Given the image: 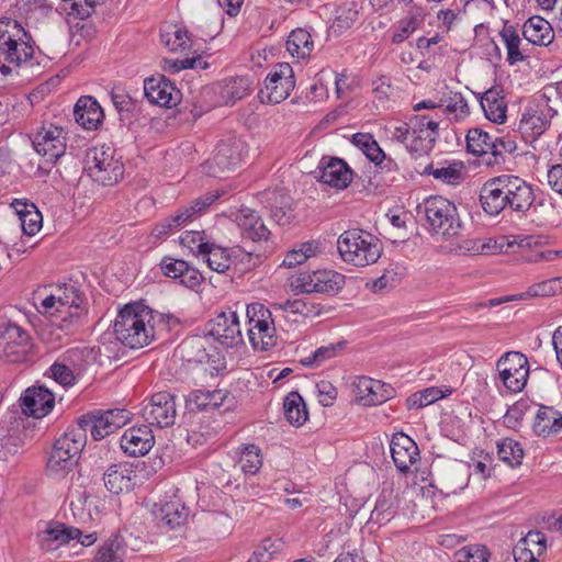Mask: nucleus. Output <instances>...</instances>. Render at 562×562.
Wrapping results in <instances>:
<instances>
[{"label": "nucleus", "instance_id": "obj_26", "mask_svg": "<svg viewBox=\"0 0 562 562\" xmlns=\"http://www.w3.org/2000/svg\"><path fill=\"white\" fill-rule=\"evenodd\" d=\"M390 451L396 469L406 474L420 460L417 443L406 434L396 432L390 441Z\"/></svg>", "mask_w": 562, "mask_h": 562}, {"label": "nucleus", "instance_id": "obj_47", "mask_svg": "<svg viewBox=\"0 0 562 562\" xmlns=\"http://www.w3.org/2000/svg\"><path fill=\"white\" fill-rule=\"evenodd\" d=\"M286 50L296 59H306L314 50V41L306 29L293 30L286 41Z\"/></svg>", "mask_w": 562, "mask_h": 562}, {"label": "nucleus", "instance_id": "obj_56", "mask_svg": "<svg viewBox=\"0 0 562 562\" xmlns=\"http://www.w3.org/2000/svg\"><path fill=\"white\" fill-rule=\"evenodd\" d=\"M497 456L508 467L517 468L521 464L525 452L518 441L512 438H504L497 443Z\"/></svg>", "mask_w": 562, "mask_h": 562}, {"label": "nucleus", "instance_id": "obj_50", "mask_svg": "<svg viewBox=\"0 0 562 562\" xmlns=\"http://www.w3.org/2000/svg\"><path fill=\"white\" fill-rule=\"evenodd\" d=\"M126 543L119 535H112L99 548L92 562H124Z\"/></svg>", "mask_w": 562, "mask_h": 562}, {"label": "nucleus", "instance_id": "obj_37", "mask_svg": "<svg viewBox=\"0 0 562 562\" xmlns=\"http://www.w3.org/2000/svg\"><path fill=\"white\" fill-rule=\"evenodd\" d=\"M23 233L27 236L36 235L43 226V217L36 205L26 200L15 199L11 203Z\"/></svg>", "mask_w": 562, "mask_h": 562}, {"label": "nucleus", "instance_id": "obj_12", "mask_svg": "<svg viewBox=\"0 0 562 562\" xmlns=\"http://www.w3.org/2000/svg\"><path fill=\"white\" fill-rule=\"evenodd\" d=\"M128 420V411L114 408L87 413L74 426L83 429L86 436L90 431L92 438L99 441L125 426Z\"/></svg>", "mask_w": 562, "mask_h": 562}, {"label": "nucleus", "instance_id": "obj_32", "mask_svg": "<svg viewBox=\"0 0 562 562\" xmlns=\"http://www.w3.org/2000/svg\"><path fill=\"white\" fill-rule=\"evenodd\" d=\"M136 477L135 470L127 462L111 464L103 475L105 487L114 494L131 491Z\"/></svg>", "mask_w": 562, "mask_h": 562}, {"label": "nucleus", "instance_id": "obj_23", "mask_svg": "<svg viewBox=\"0 0 562 562\" xmlns=\"http://www.w3.org/2000/svg\"><path fill=\"white\" fill-rule=\"evenodd\" d=\"M352 392L357 402L363 406L380 405L392 397L391 385L368 376H357L352 382Z\"/></svg>", "mask_w": 562, "mask_h": 562}, {"label": "nucleus", "instance_id": "obj_38", "mask_svg": "<svg viewBox=\"0 0 562 562\" xmlns=\"http://www.w3.org/2000/svg\"><path fill=\"white\" fill-rule=\"evenodd\" d=\"M236 223L245 238L256 240L266 239L269 229L258 213L249 207H241L236 215Z\"/></svg>", "mask_w": 562, "mask_h": 562}, {"label": "nucleus", "instance_id": "obj_24", "mask_svg": "<svg viewBox=\"0 0 562 562\" xmlns=\"http://www.w3.org/2000/svg\"><path fill=\"white\" fill-rule=\"evenodd\" d=\"M362 9L360 0H341L337 2L329 19L328 33L336 37L346 34L359 21Z\"/></svg>", "mask_w": 562, "mask_h": 562}, {"label": "nucleus", "instance_id": "obj_10", "mask_svg": "<svg viewBox=\"0 0 562 562\" xmlns=\"http://www.w3.org/2000/svg\"><path fill=\"white\" fill-rule=\"evenodd\" d=\"M247 336L256 351H267L278 341L277 329L271 311L261 303H251L246 308Z\"/></svg>", "mask_w": 562, "mask_h": 562}, {"label": "nucleus", "instance_id": "obj_1", "mask_svg": "<svg viewBox=\"0 0 562 562\" xmlns=\"http://www.w3.org/2000/svg\"><path fill=\"white\" fill-rule=\"evenodd\" d=\"M32 300L40 314L68 333L79 328L88 313L82 293L69 283L41 285L33 292Z\"/></svg>", "mask_w": 562, "mask_h": 562}, {"label": "nucleus", "instance_id": "obj_45", "mask_svg": "<svg viewBox=\"0 0 562 562\" xmlns=\"http://www.w3.org/2000/svg\"><path fill=\"white\" fill-rule=\"evenodd\" d=\"M225 398L226 393L222 390H194L188 395L186 405L190 411H207L220 407Z\"/></svg>", "mask_w": 562, "mask_h": 562}, {"label": "nucleus", "instance_id": "obj_15", "mask_svg": "<svg viewBox=\"0 0 562 562\" xmlns=\"http://www.w3.org/2000/svg\"><path fill=\"white\" fill-rule=\"evenodd\" d=\"M345 284V276L334 270L299 273L291 280V288L301 293H336Z\"/></svg>", "mask_w": 562, "mask_h": 562}, {"label": "nucleus", "instance_id": "obj_54", "mask_svg": "<svg viewBox=\"0 0 562 562\" xmlns=\"http://www.w3.org/2000/svg\"><path fill=\"white\" fill-rule=\"evenodd\" d=\"M50 9L47 0H16L15 2V11L19 16L32 23L46 16Z\"/></svg>", "mask_w": 562, "mask_h": 562}, {"label": "nucleus", "instance_id": "obj_63", "mask_svg": "<svg viewBox=\"0 0 562 562\" xmlns=\"http://www.w3.org/2000/svg\"><path fill=\"white\" fill-rule=\"evenodd\" d=\"M180 244L201 257L211 243L205 240L203 233L187 231L180 236Z\"/></svg>", "mask_w": 562, "mask_h": 562}, {"label": "nucleus", "instance_id": "obj_49", "mask_svg": "<svg viewBox=\"0 0 562 562\" xmlns=\"http://www.w3.org/2000/svg\"><path fill=\"white\" fill-rule=\"evenodd\" d=\"M346 347V341L340 340L318 347L308 356L301 359V363L307 368H318L339 357Z\"/></svg>", "mask_w": 562, "mask_h": 562}, {"label": "nucleus", "instance_id": "obj_8", "mask_svg": "<svg viewBox=\"0 0 562 562\" xmlns=\"http://www.w3.org/2000/svg\"><path fill=\"white\" fill-rule=\"evenodd\" d=\"M417 212L425 218L432 236L453 237L460 233L461 221L453 202L441 196L431 195L417 206Z\"/></svg>", "mask_w": 562, "mask_h": 562}, {"label": "nucleus", "instance_id": "obj_5", "mask_svg": "<svg viewBox=\"0 0 562 562\" xmlns=\"http://www.w3.org/2000/svg\"><path fill=\"white\" fill-rule=\"evenodd\" d=\"M438 122L427 115H414L408 122L385 127L387 136L405 145L406 149L419 157L427 154L438 135Z\"/></svg>", "mask_w": 562, "mask_h": 562}, {"label": "nucleus", "instance_id": "obj_2", "mask_svg": "<svg viewBox=\"0 0 562 562\" xmlns=\"http://www.w3.org/2000/svg\"><path fill=\"white\" fill-rule=\"evenodd\" d=\"M169 316L140 303H130L120 310L114 322L116 339L131 349L150 345L157 331L168 327Z\"/></svg>", "mask_w": 562, "mask_h": 562}, {"label": "nucleus", "instance_id": "obj_52", "mask_svg": "<svg viewBox=\"0 0 562 562\" xmlns=\"http://www.w3.org/2000/svg\"><path fill=\"white\" fill-rule=\"evenodd\" d=\"M285 419L295 427H301L308 418L303 397L297 392L289 393L283 402Z\"/></svg>", "mask_w": 562, "mask_h": 562}, {"label": "nucleus", "instance_id": "obj_27", "mask_svg": "<svg viewBox=\"0 0 562 562\" xmlns=\"http://www.w3.org/2000/svg\"><path fill=\"white\" fill-rule=\"evenodd\" d=\"M144 92L150 103L162 108L176 106L181 98L180 91L162 75L145 79Z\"/></svg>", "mask_w": 562, "mask_h": 562}, {"label": "nucleus", "instance_id": "obj_16", "mask_svg": "<svg viewBox=\"0 0 562 562\" xmlns=\"http://www.w3.org/2000/svg\"><path fill=\"white\" fill-rule=\"evenodd\" d=\"M247 153V145L243 139L236 136L222 139L216 146L212 160L209 162V170L214 176L234 170L244 161Z\"/></svg>", "mask_w": 562, "mask_h": 562}, {"label": "nucleus", "instance_id": "obj_18", "mask_svg": "<svg viewBox=\"0 0 562 562\" xmlns=\"http://www.w3.org/2000/svg\"><path fill=\"white\" fill-rule=\"evenodd\" d=\"M209 335L220 345L229 348L244 341L240 321L235 311L227 310L209 322Z\"/></svg>", "mask_w": 562, "mask_h": 562}, {"label": "nucleus", "instance_id": "obj_17", "mask_svg": "<svg viewBox=\"0 0 562 562\" xmlns=\"http://www.w3.org/2000/svg\"><path fill=\"white\" fill-rule=\"evenodd\" d=\"M555 111L547 103L527 106L521 114L518 131L526 143L537 140L551 125Z\"/></svg>", "mask_w": 562, "mask_h": 562}, {"label": "nucleus", "instance_id": "obj_60", "mask_svg": "<svg viewBox=\"0 0 562 562\" xmlns=\"http://www.w3.org/2000/svg\"><path fill=\"white\" fill-rule=\"evenodd\" d=\"M319 252V244L315 240L303 243L299 248L290 250L282 265L288 268L304 263L308 258L316 256Z\"/></svg>", "mask_w": 562, "mask_h": 562}, {"label": "nucleus", "instance_id": "obj_36", "mask_svg": "<svg viewBox=\"0 0 562 562\" xmlns=\"http://www.w3.org/2000/svg\"><path fill=\"white\" fill-rule=\"evenodd\" d=\"M74 115L76 122L88 131L97 130L104 119L101 105L90 95L79 98Z\"/></svg>", "mask_w": 562, "mask_h": 562}, {"label": "nucleus", "instance_id": "obj_13", "mask_svg": "<svg viewBox=\"0 0 562 562\" xmlns=\"http://www.w3.org/2000/svg\"><path fill=\"white\" fill-rule=\"evenodd\" d=\"M145 508L151 520L158 526L182 527L189 524L191 518L190 508L175 493L158 502L148 499L145 503Z\"/></svg>", "mask_w": 562, "mask_h": 562}, {"label": "nucleus", "instance_id": "obj_11", "mask_svg": "<svg viewBox=\"0 0 562 562\" xmlns=\"http://www.w3.org/2000/svg\"><path fill=\"white\" fill-rule=\"evenodd\" d=\"M497 383L508 393L521 392L528 382L529 362L520 351H507L496 362Z\"/></svg>", "mask_w": 562, "mask_h": 562}, {"label": "nucleus", "instance_id": "obj_14", "mask_svg": "<svg viewBox=\"0 0 562 562\" xmlns=\"http://www.w3.org/2000/svg\"><path fill=\"white\" fill-rule=\"evenodd\" d=\"M295 87L294 72L290 64H277L268 74L265 87L259 91L262 103L278 104L285 100Z\"/></svg>", "mask_w": 562, "mask_h": 562}, {"label": "nucleus", "instance_id": "obj_28", "mask_svg": "<svg viewBox=\"0 0 562 562\" xmlns=\"http://www.w3.org/2000/svg\"><path fill=\"white\" fill-rule=\"evenodd\" d=\"M317 168L319 181L339 190L346 189L353 178L352 169L340 158L323 157Z\"/></svg>", "mask_w": 562, "mask_h": 562}, {"label": "nucleus", "instance_id": "obj_64", "mask_svg": "<svg viewBox=\"0 0 562 562\" xmlns=\"http://www.w3.org/2000/svg\"><path fill=\"white\" fill-rule=\"evenodd\" d=\"M454 557L458 562H488L490 552L486 547L474 544L461 548Z\"/></svg>", "mask_w": 562, "mask_h": 562}, {"label": "nucleus", "instance_id": "obj_42", "mask_svg": "<svg viewBox=\"0 0 562 562\" xmlns=\"http://www.w3.org/2000/svg\"><path fill=\"white\" fill-rule=\"evenodd\" d=\"M537 436L548 437L562 429V414L550 406H540L532 424Z\"/></svg>", "mask_w": 562, "mask_h": 562}, {"label": "nucleus", "instance_id": "obj_44", "mask_svg": "<svg viewBox=\"0 0 562 562\" xmlns=\"http://www.w3.org/2000/svg\"><path fill=\"white\" fill-rule=\"evenodd\" d=\"M467 149L474 156L491 154L493 156L502 155L498 144L492 137L480 128L469 130L467 134Z\"/></svg>", "mask_w": 562, "mask_h": 562}, {"label": "nucleus", "instance_id": "obj_51", "mask_svg": "<svg viewBox=\"0 0 562 562\" xmlns=\"http://www.w3.org/2000/svg\"><path fill=\"white\" fill-rule=\"evenodd\" d=\"M201 257L206 262L207 267L217 273L226 272L235 258L232 250L216 246L213 243L209 245Z\"/></svg>", "mask_w": 562, "mask_h": 562}, {"label": "nucleus", "instance_id": "obj_6", "mask_svg": "<svg viewBox=\"0 0 562 562\" xmlns=\"http://www.w3.org/2000/svg\"><path fill=\"white\" fill-rule=\"evenodd\" d=\"M340 258L356 267L375 263L383 252L381 240L368 231L347 229L337 239Z\"/></svg>", "mask_w": 562, "mask_h": 562}, {"label": "nucleus", "instance_id": "obj_4", "mask_svg": "<svg viewBox=\"0 0 562 562\" xmlns=\"http://www.w3.org/2000/svg\"><path fill=\"white\" fill-rule=\"evenodd\" d=\"M32 37L22 24L11 18L0 19V72L10 75L27 64L34 55Z\"/></svg>", "mask_w": 562, "mask_h": 562}, {"label": "nucleus", "instance_id": "obj_46", "mask_svg": "<svg viewBox=\"0 0 562 562\" xmlns=\"http://www.w3.org/2000/svg\"><path fill=\"white\" fill-rule=\"evenodd\" d=\"M424 22V15L419 10L409 11L404 18L393 24L391 29V43L402 44L417 31Z\"/></svg>", "mask_w": 562, "mask_h": 562}, {"label": "nucleus", "instance_id": "obj_59", "mask_svg": "<svg viewBox=\"0 0 562 562\" xmlns=\"http://www.w3.org/2000/svg\"><path fill=\"white\" fill-rule=\"evenodd\" d=\"M352 142L372 162L379 164L383 160L384 151L371 134L356 133Z\"/></svg>", "mask_w": 562, "mask_h": 562}, {"label": "nucleus", "instance_id": "obj_62", "mask_svg": "<svg viewBox=\"0 0 562 562\" xmlns=\"http://www.w3.org/2000/svg\"><path fill=\"white\" fill-rule=\"evenodd\" d=\"M65 3V10L69 15L85 20L91 15L94 7L103 0H61Z\"/></svg>", "mask_w": 562, "mask_h": 562}, {"label": "nucleus", "instance_id": "obj_55", "mask_svg": "<svg viewBox=\"0 0 562 562\" xmlns=\"http://www.w3.org/2000/svg\"><path fill=\"white\" fill-rule=\"evenodd\" d=\"M179 350L182 359L189 363H204L209 361V353L206 352L205 341L202 337H190L184 339Z\"/></svg>", "mask_w": 562, "mask_h": 562}, {"label": "nucleus", "instance_id": "obj_34", "mask_svg": "<svg viewBox=\"0 0 562 562\" xmlns=\"http://www.w3.org/2000/svg\"><path fill=\"white\" fill-rule=\"evenodd\" d=\"M480 104L485 117L496 124H503L507 119V103L503 88L493 86L480 97Z\"/></svg>", "mask_w": 562, "mask_h": 562}, {"label": "nucleus", "instance_id": "obj_7", "mask_svg": "<svg viewBox=\"0 0 562 562\" xmlns=\"http://www.w3.org/2000/svg\"><path fill=\"white\" fill-rule=\"evenodd\" d=\"M87 443V436L79 427H69L56 439L46 462L50 476L64 477L78 464Z\"/></svg>", "mask_w": 562, "mask_h": 562}, {"label": "nucleus", "instance_id": "obj_3", "mask_svg": "<svg viewBox=\"0 0 562 562\" xmlns=\"http://www.w3.org/2000/svg\"><path fill=\"white\" fill-rule=\"evenodd\" d=\"M533 201L535 193L531 184L514 175H501L488 179L480 193L484 212L494 216L506 209L516 213H526Z\"/></svg>", "mask_w": 562, "mask_h": 562}, {"label": "nucleus", "instance_id": "obj_29", "mask_svg": "<svg viewBox=\"0 0 562 562\" xmlns=\"http://www.w3.org/2000/svg\"><path fill=\"white\" fill-rule=\"evenodd\" d=\"M43 550L54 551L77 539L82 546H91L97 540L95 532L82 536L81 529H43L37 533Z\"/></svg>", "mask_w": 562, "mask_h": 562}, {"label": "nucleus", "instance_id": "obj_21", "mask_svg": "<svg viewBox=\"0 0 562 562\" xmlns=\"http://www.w3.org/2000/svg\"><path fill=\"white\" fill-rule=\"evenodd\" d=\"M34 149L49 162H55L66 151V132L54 124L43 125L32 139Z\"/></svg>", "mask_w": 562, "mask_h": 562}, {"label": "nucleus", "instance_id": "obj_57", "mask_svg": "<svg viewBox=\"0 0 562 562\" xmlns=\"http://www.w3.org/2000/svg\"><path fill=\"white\" fill-rule=\"evenodd\" d=\"M273 307L284 312L285 314L301 315L303 317H315L321 314V308L317 304L303 299L273 303Z\"/></svg>", "mask_w": 562, "mask_h": 562}, {"label": "nucleus", "instance_id": "obj_48", "mask_svg": "<svg viewBox=\"0 0 562 562\" xmlns=\"http://www.w3.org/2000/svg\"><path fill=\"white\" fill-rule=\"evenodd\" d=\"M501 42L506 48L507 61L515 65L525 60L526 55L521 48V38L517 27L505 24L499 32Z\"/></svg>", "mask_w": 562, "mask_h": 562}, {"label": "nucleus", "instance_id": "obj_22", "mask_svg": "<svg viewBox=\"0 0 562 562\" xmlns=\"http://www.w3.org/2000/svg\"><path fill=\"white\" fill-rule=\"evenodd\" d=\"M82 348H71L64 352L49 368L52 378L63 386H72L85 369Z\"/></svg>", "mask_w": 562, "mask_h": 562}, {"label": "nucleus", "instance_id": "obj_20", "mask_svg": "<svg viewBox=\"0 0 562 562\" xmlns=\"http://www.w3.org/2000/svg\"><path fill=\"white\" fill-rule=\"evenodd\" d=\"M30 350L31 338L26 330L15 324H9L0 336V358L7 362H22Z\"/></svg>", "mask_w": 562, "mask_h": 562}, {"label": "nucleus", "instance_id": "obj_40", "mask_svg": "<svg viewBox=\"0 0 562 562\" xmlns=\"http://www.w3.org/2000/svg\"><path fill=\"white\" fill-rule=\"evenodd\" d=\"M425 171L427 175L432 176L435 180L452 187L460 186L467 177V168L460 160L429 166Z\"/></svg>", "mask_w": 562, "mask_h": 562}, {"label": "nucleus", "instance_id": "obj_30", "mask_svg": "<svg viewBox=\"0 0 562 562\" xmlns=\"http://www.w3.org/2000/svg\"><path fill=\"white\" fill-rule=\"evenodd\" d=\"M155 437L149 426L131 427L126 429L120 440L122 450L131 457L147 454L154 447Z\"/></svg>", "mask_w": 562, "mask_h": 562}, {"label": "nucleus", "instance_id": "obj_41", "mask_svg": "<svg viewBox=\"0 0 562 562\" xmlns=\"http://www.w3.org/2000/svg\"><path fill=\"white\" fill-rule=\"evenodd\" d=\"M470 476V465L463 462H452L443 470L441 484L447 493L456 494L468 486Z\"/></svg>", "mask_w": 562, "mask_h": 562}, {"label": "nucleus", "instance_id": "obj_33", "mask_svg": "<svg viewBox=\"0 0 562 562\" xmlns=\"http://www.w3.org/2000/svg\"><path fill=\"white\" fill-rule=\"evenodd\" d=\"M160 269L166 277L179 279L187 288L194 289L201 284L202 274L182 259L165 257L161 260Z\"/></svg>", "mask_w": 562, "mask_h": 562}, {"label": "nucleus", "instance_id": "obj_9", "mask_svg": "<svg viewBox=\"0 0 562 562\" xmlns=\"http://www.w3.org/2000/svg\"><path fill=\"white\" fill-rule=\"evenodd\" d=\"M83 170L94 181L103 186L116 183L124 173V165L116 157L115 149L106 145L87 149Z\"/></svg>", "mask_w": 562, "mask_h": 562}, {"label": "nucleus", "instance_id": "obj_31", "mask_svg": "<svg viewBox=\"0 0 562 562\" xmlns=\"http://www.w3.org/2000/svg\"><path fill=\"white\" fill-rule=\"evenodd\" d=\"M251 81L244 76L228 77L213 85L212 90L218 95L220 105L234 104L250 93Z\"/></svg>", "mask_w": 562, "mask_h": 562}, {"label": "nucleus", "instance_id": "obj_43", "mask_svg": "<svg viewBox=\"0 0 562 562\" xmlns=\"http://www.w3.org/2000/svg\"><path fill=\"white\" fill-rule=\"evenodd\" d=\"M236 457L239 469L245 475H255L262 468V451L255 443L240 445L236 449Z\"/></svg>", "mask_w": 562, "mask_h": 562}, {"label": "nucleus", "instance_id": "obj_25", "mask_svg": "<svg viewBox=\"0 0 562 562\" xmlns=\"http://www.w3.org/2000/svg\"><path fill=\"white\" fill-rule=\"evenodd\" d=\"M22 412L34 418L47 416L55 406V395L42 385L27 387L20 397Z\"/></svg>", "mask_w": 562, "mask_h": 562}, {"label": "nucleus", "instance_id": "obj_19", "mask_svg": "<svg viewBox=\"0 0 562 562\" xmlns=\"http://www.w3.org/2000/svg\"><path fill=\"white\" fill-rule=\"evenodd\" d=\"M175 395L169 392L155 393L143 402L142 417L146 423L160 428L173 425L176 419Z\"/></svg>", "mask_w": 562, "mask_h": 562}, {"label": "nucleus", "instance_id": "obj_35", "mask_svg": "<svg viewBox=\"0 0 562 562\" xmlns=\"http://www.w3.org/2000/svg\"><path fill=\"white\" fill-rule=\"evenodd\" d=\"M526 238L520 236L509 235L499 236L497 238L477 239L467 241V250L477 255H496L507 252L514 246H522Z\"/></svg>", "mask_w": 562, "mask_h": 562}, {"label": "nucleus", "instance_id": "obj_61", "mask_svg": "<svg viewBox=\"0 0 562 562\" xmlns=\"http://www.w3.org/2000/svg\"><path fill=\"white\" fill-rule=\"evenodd\" d=\"M160 38L171 52L186 50L191 47V38L188 31L176 25L170 31L162 32Z\"/></svg>", "mask_w": 562, "mask_h": 562}, {"label": "nucleus", "instance_id": "obj_58", "mask_svg": "<svg viewBox=\"0 0 562 562\" xmlns=\"http://www.w3.org/2000/svg\"><path fill=\"white\" fill-rule=\"evenodd\" d=\"M562 292V277H557L530 285L518 299L527 300L537 296H551Z\"/></svg>", "mask_w": 562, "mask_h": 562}, {"label": "nucleus", "instance_id": "obj_39", "mask_svg": "<svg viewBox=\"0 0 562 562\" xmlns=\"http://www.w3.org/2000/svg\"><path fill=\"white\" fill-rule=\"evenodd\" d=\"M522 35L526 41L537 46H548L554 40L551 24L541 16L533 15L522 25Z\"/></svg>", "mask_w": 562, "mask_h": 562}, {"label": "nucleus", "instance_id": "obj_53", "mask_svg": "<svg viewBox=\"0 0 562 562\" xmlns=\"http://www.w3.org/2000/svg\"><path fill=\"white\" fill-rule=\"evenodd\" d=\"M441 102L445 112L453 115L456 121H462L470 115V106L464 95L459 91L450 90L448 86H445Z\"/></svg>", "mask_w": 562, "mask_h": 562}]
</instances>
